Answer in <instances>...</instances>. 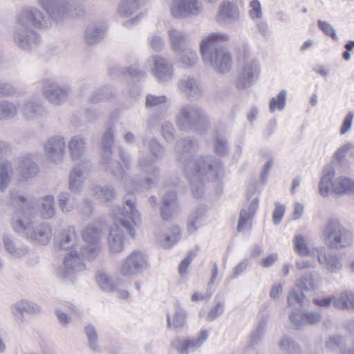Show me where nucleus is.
I'll return each instance as SVG.
<instances>
[{
	"mask_svg": "<svg viewBox=\"0 0 354 354\" xmlns=\"http://www.w3.org/2000/svg\"><path fill=\"white\" fill-rule=\"evenodd\" d=\"M228 39L225 33L214 32L205 36L201 41V54L204 64L218 73H227L232 65L231 54L221 45Z\"/></svg>",
	"mask_w": 354,
	"mask_h": 354,
	"instance_id": "5",
	"label": "nucleus"
},
{
	"mask_svg": "<svg viewBox=\"0 0 354 354\" xmlns=\"http://www.w3.org/2000/svg\"><path fill=\"white\" fill-rule=\"evenodd\" d=\"M44 154L46 160L53 164H60L66 153V141L62 136H53L44 143Z\"/></svg>",
	"mask_w": 354,
	"mask_h": 354,
	"instance_id": "16",
	"label": "nucleus"
},
{
	"mask_svg": "<svg viewBox=\"0 0 354 354\" xmlns=\"http://www.w3.org/2000/svg\"><path fill=\"white\" fill-rule=\"evenodd\" d=\"M39 172V167L33 160L32 155L26 154L20 158L19 176L21 180H27L35 177Z\"/></svg>",
	"mask_w": 354,
	"mask_h": 354,
	"instance_id": "30",
	"label": "nucleus"
},
{
	"mask_svg": "<svg viewBox=\"0 0 354 354\" xmlns=\"http://www.w3.org/2000/svg\"><path fill=\"white\" fill-rule=\"evenodd\" d=\"M178 210L176 193L169 191L162 198L160 213L164 220L171 219Z\"/></svg>",
	"mask_w": 354,
	"mask_h": 354,
	"instance_id": "35",
	"label": "nucleus"
},
{
	"mask_svg": "<svg viewBox=\"0 0 354 354\" xmlns=\"http://www.w3.org/2000/svg\"><path fill=\"white\" fill-rule=\"evenodd\" d=\"M266 327L267 321L265 319H262L259 321L256 329L252 332L251 335L252 344H258V342L262 339L265 335Z\"/></svg>",
	"mask_w": 354,
	"mask_h": 354,
	"instance_id": "56",
	"label": "nucleus"
},
{
	"mask_svg": "<svg viewBox=\"0 0 354 354\" xmlns=\"http://www.w3.org/2000/svg\"><path fill=\"white\" fill-rule=\"evenodd\" d=\"M312 254L317 256L319 264L328 272L337 273L342 269V257L335 252H326L324 247L315 248Z\"/></svg>",
	"mask_w": 354,
	"mask_h": 354,
	"instance_id": "19",
	"label": "nucleus"
},
{
	"mask_svg": "<svg viewBox=\"0 0 354 354\" xmlns=\"http://www.w3.org/2000/svg\"><path fill=\"white\" fill-rule=\"evenodd\" d=\"M214 150L220 156H225L229 151V145L227 140L222 136H217L214 141Z\"/></svg>",
	"mask_w": 354,
	"mask_h": 354,
	"instance_id": "58",
	"label": "nucleus"
},
{
	"mask_svg": "<svg viewBox=\"0 0 354 354\" xmlns=\"http://www.w3.org/2000/svg\"><path fill=\"white\" fill-rule=\"evenodd\" d=\"M10 198L11 204L18 207L12 221V229L26 238L34 225L32 219L37 214V207L34 205L35 203L14 192L10 194Z\"/></svg>",
	"mask_w": 354,
	"mask_h": 354,
	"instance_id": "6",
	"label": "nucleus"
},
{
	"mask_svg": "<svg viewBox=\"0 0 354 354\" xmlns=\"http://www.w3.org/2000/svg\"><path fill=\"white\" fill-rule=\"evenodd\" d=\"M52 237L51 227L46 223L33 225L26 239L28 241L46 245L50 243Z\"/></svg>",
	"mask_w": 354,
	"mask_h": 354,
	"instance_id": "25",
	"label": "nucleus"
},
{
	"mask_svg": "<svg viewBox=\"0 0 354 354\" xmlns=\"http://www.w3.org/2000/svg\"><path fill=\"white\" fill-rule=\"evenodd\" d=\"M279 347L287 354H297L299 346L288 336H283L279 342Z\"/></svg>",
	"mask_w": 354,
	"mask_h": 354,
	"instance_id": "52",
	"label": "nucleus"
},
{
	"mask_svg": "<svg viewBox=\"0 0 354 354\" xmlns=\"http://www.w3.org/2000/svg\"><path fill=\"white\" fill-rule=\"evenodd\" d=\"M27 200L33 201L37 207V213L39 211L41 216L44 219L51 218L55 216V199L53 195H46L44 197L35 198L32 196L26 197Z\"/></svg>",
	"mask_w": 354,
	"mask_h": 354,
	"instance_id": "27",
	"label": "nucleus"
},
{
	"mask_svg": "<svg viewBox=\"0 0 354 354\" xmlns=\"http://www.w3.org/2000/svg\"><path fill=\"white\" fill-rule=\"evenodd\" d=\"M323 239L328 248L339 250L351 246L354 236L338 220L333 218L327 222L324 228Z\"/></svg>",
	"mask_w": 354,
	"mask_h": 354,
	"instance_id": "8",
	"label": "nucleus"
},
{
	"mask_svg": "<svg viewBox=\"0 0 354 354\" xmlns=\"http://www.w3.org/2000/svg\"><path fill=\"white\" fill-rule=\"evenodd\" d=\"M92 192L95 196L107 202L111 201L115 195L114 188L108 185L95 186L92 188Z\"/></svg>",
	"mask_w": 354,
	"mask_h": 354,
	"instance_id": "51",
	"label": "nucleus"
},
{
	"mask_svg": "<svg viewBox=\"0 0 354 354\" xmlns=\"http://www.w3.org/2000/svg\"><path fill=\"white\" fill-rule=\"evenodd\" d=\"M138 8L137 0H123L118 8V13L122 17H129Z\"/></svg>",
	"mask_w": 354,
	"mask_h": 354,
	"instance_id": "55",
	"label": "nucleus"
},
{
	"mask_svg": "<svg viewBox=\"0 0 354 354\" xmlns=\"http://www.w3.org/2000/svg\"><path fill=\"white\" fill-rule=\"evenodd\" d=\"M10 309L16 322L19 324H21L25 321V314L35 315L41 310L39 305L27 299L17 301L11 306Z\"/></svg>",
	"mask_w": 354,
	"mask_h": 354,
	"instance_id": "22",
	"label": "nucleus"
},
{
	"mask_svg": "<svg viewBox=\"0 0 354 354\" xmlns=\"http://www.w3.org/2000/svg\"><path fill=\"white\" fill-rule=\"evenodd\" d=\"M344 344V338L339 335L331 336L325 342L326 347L333 351L341 348Z\"/></svg>",
	"mask_w": 354,
	"mask_h": 354,
	"instance_id": "61",
	"label": "nucleus"
},
{
	"mask_svg": "<svg viewBox=\"0 0 354 354\" xmlns=\"http://www.w3.org/2000/svg\"><path fill=\"white\" fill-rule=\"evenodd\" d=\"M148 147L151 153L156 159H160L162 158L165 153V149L156 138H153L149 140Z\"/></svg>",
	"mask_w": 354,
	"mask_h": 354,
	"instance_id": "59",
	"label": "nucleus"
},
{
	"mask_svg": "<svg viewBox=\"0 0 354 354\" xmlns=\"http://www.w3.org/2000/svg\"><path fill=\"white\" fill-rule=\"evenodd\" d=\"M239 17V9L232 3L225 1L220 5L216 16L218 22H232L236 21Z\"/></svg>",
	"mask_w": 354,
	"mask_h": 354,
	"instance_id": "37",
	"label": "nucleus"
},
{
	"mask_svg": "<svg viewBox=\"0 0 354 354\" xmlns=\"http://www.w3.org/2000/svg\"><path fill=\"white\" fill-rule=\"evenodd\" d=\"M182 64L187 66L195 65L198 61V56L194 50L189 46L185 48L180 53H176Z\"/></svg>",
	"mask_w": 354,
	"mask_h": 354,
	"instance_id": "50",
	"label": "nucleus"
},
{
	"mask_svg": "<svg viewBox=\"0 0 354 354\" xmlns=\"http://www.w3.org/2000/svg\"><path fill=\"white\" fill-rule=\"evenodd\" d=\"M91 170V165L88 159H84L76 163L69 176V189L73 193H77L83 188L87 174Z\"/></svg>",
	"mask_w": 354,
	"mask_h": 354,
	"instance_id": "20",
	"label": "nucleus"
},
{
	"mask_svg": "<svg viewBox=\"0 0 354 354\" xmlns=\"http://www.w3.org/2000/svg\"><path fill=\"white\" fill-rule=\"evenodd\" d=\"M113 129L109 127L104 133L102 145L103 148V153L102 155L101 163L106 165V170L113 176L121 178L123 185L127 193H133L136 191H141L142 189H149L155 185L160 176V169L155 166L156 160L151 158H140L138 166L142 171L151 175V177L146 178L142 184L135 183L134 181L125 176V173L119 162L113 160L111 158V146L114 141Z\"/></svg>",
	"mask_w": 354,
	"mask_h": 354,
	"instance_id": "2",
	"label": "nucleus"
},
{
	"mask_svg": "<svg viewBox=\"0 0 354 354\" xmlns=\"http://www.w3.org/2000/svg\"><path fill=\"white\" fill-rule=\"evenodd\" d=\"M145 68L160 82H169L174 76L172 64L160 55L150 56L146 62Z\"/></svg>",
	"mask_w": 354,
	"mask_h": 354,
	"instance_id": "12",
	"label": "nucleus"
},
{
	"mask_svg": "<svg viewBox=\"0 0 354 354\" xmlns=\"http://www.w3.org/2000/svg\"><path fill=\"white\" fill-rule=\"evenodd\" d=\"M321 276L315 272H306L295 281V286L302 291H315L322 284Z\"/></svg>",
	"mask_w": 354,
	"mask_h": 354,
	"instance_id": "29",
	"label": "nucleus"
},
{
	"mask_svg": "<svg viewBox=\"0 0 354 354\" xmlns=\"http://www.w3.org/2000/svg\"><path fill=\"white\" fill-rule=\"evenodd\" d=\"M203 11L201 0H173L171 13L177 19H186L200 15Z\"/></svg>",
	"mask_w": 354,
	"mask_h": 354,
	"instance_id": "15",
	"label": "nucleus"
},
{
	"mask_svg": "<svg viewBox=\"0 0 354 354\" xmlns=\"http://www.w3.org/2000/svg\"><path fill=\"white\" fill-rule=\"evenodd\" d=\"M40 83L43 95L50 103L56 106L65 102L71 91L68 85L60 84L53 79L45 78Z\"/></svg>",
	"mask_w": 354,
	"mask_h": 354,
	"instance_id": "10",
	"label": "nucleus"
},
{
	"mask_svg": "<svg viewBox=\"0 0 354 354\" xmlns=\"http://www.w3.org/2000/svg\"><path fill=\"white\" fill-rule=\"evenodd\" d=\"M51 26V20L36 8L21 10L17 17L13 34L15 43L23 50L36 49L40 42V36L33 28H45Z\"/></svg>",
	"mask_w": 354,
	"mask_h": 354,
	"instance_id": "3",
	"label": "nucleus"
},
{
	"mask_svg": "<svg viewBox=\"0 0 354 354\" xmlns=\"http://www.w3.org/2000/svg\"><path fill=\"white\" fill-rule=\"evenodd\" d=\"M67 148L71 159L74 161L82 160L88 149V139L82 134L71 137L67 142Z\"/></svg>",
	"mask_w": 354,
	"mask_h": 354,
	"instance_id": "23",
	"label": "nucleus"
},
{
	"mask_svg": "<svg viewBox=\"0 0 354 354\" xmlns=\"http://www.w3.org/2000/svg\"><path fill=\"white\" fill-rule=\"evenodd\" d=\"M175 122L180 131H196L201 129L208 122V117L199 105L187 103L180 107Z\"/></svg>",
	"mask_w": 354,
	"mask_h": 354,
	"instance_id": "7",
	"label": "nucleus"
},
{
	"mask_svg": "<svg viewBox=\"0 0 354 354\" xmlns=\"http://www.w3.org/2000/svg\"><path fill=\"white\" fill-rule=\"evenodd\" d=\"M259 64L255 59L245 60L241 66L234 80V86L238 90L250 88L257 80L259 75Z\"/></svg>",
	"mask_w": 354,
	"mask_h": 354,
	"instance_id": "11",
	"label": "nucleus"
},
{
	"mask_svg": "<svg viewBox=\"0 0 354 354\" xmlns=\"http://www.w3.org/2000/svg\"><path fill=\"white\" fill-rule=\"evenodd\" d=\"M59 247L63 250L80 249L82 247L77 244V236L73 226H68L62 232Z\"/></svg>",
	"mask_w": 354,
	"mask_h": 354,
	"instance_id": "38",
	"label": "nucleus"
},
{
	"mask_svg": "<svg viewBox=\"0 0 354 354\" xmlns=\"http://www.w3.org/2000/svg\"><path fill=\"white\" fill-rule=\"evenodd\" d=\"M168 37L171 50L175 53H180L183 48L189 46V36L182 30L170 28L168 30Z\"/></svg>",
	"mask_w": 354,
	"mask_h": 354,
	"instance_id": "31",
	"label": "nucleus"
},
{
	"mask_svg": "<svg viewBox=\"0 0 354 354\" xmlns=\"http://www.w3.org/2000/svg\"><path fill=\"white\" fill-rule=\"evenodd\" d=\"M286 91L283 90L279 93L272 98H271L269 104V111L273 113L275 110L282 111L286 104Z\"/></svg>",
	"mask_w": 354,
	"mask_h": 354,
	"instance_id": "53",
	"label": "nucleus"
},
{
	"mask_svg": "<svg viewBox=\"0 0 354 354\" xmlns=\"http://www.w3.org/2000/svg\"><path fill=\"white\" fill-rule=\"evenodd\" d=\"M4 250L12 258L19 259L29 257L33 265L39 262V257L26 245L17 244L11 236L4 234L2 238Z\"/></svg>",
	"mask_w": 354,
	"mask_h": 354,
	"instance_id": "17",
	"label": "nucleus"
},
{
	"mask_svg": "<svg viewBox=\"0 0 354 354\" xmlns=\"http://www.w3.org/2000/svg\"><path fill=\"white\" fill-rule=\"evenodd\" d=\"M84 248L72 249L65 255L64 265L68 272L81 271L84 269V258H87L84 254Z\"/></svg>",
	"mask_w": 354,
	"mask_h": 354,
	"instance_id": "26",
	"label": "nucleus"
},
{
	"mask_svg": "<svg viewBox=\"0 0 354 354\" xmlns=\"http://www.w3.org/2000/svg\"><path fill=\"white\" fill-rule=\"evenodd\" d=\"M258 207L259 198L256 197L250 202L247 209L241 210L237 225V230L239 232L244 231L251 227L252 219Z\"/></svg>",
	"mask_w": 354,
	"mask_h": 354,
	"instance_id": "33",
	"label": "nucleus"
},
{
	"mask_svg": "<svg viewBox=\"0 0 354 354\" xmlns=\"http://www.w3.org/2000/svg\"><path fill=\"white\" fill-rule=\"evenodd\" d=\"M48 15L50 19L60 21L73 15H79L82 12V5L86 0H38Z\"/></svg>",
	"mask_w": 354,
	"mask_h": 354,
	"instance_id": "9",
	"label": "nucleus"
},
{
	"mask_svg": "<svg viewBox=\"0 0 354 354\" xmlns=\"http://www.w3.org/2000/svg\"><path fill=\"white\" fill-rule=\"evenodd\" d=\"M58 204L61 211L64 214L71 212L77 207L75 198L71 197L67 192L59 194Z\"/></svg>",
	"mask_w": 354,
	"mask_h": 354,
	"instance_id": "46",
	"label": "nucleus"
},
{
	"mask_svg": "<svg viewBox=\"0 0 354 354\" xmlns=\"http://www.w3.org/2000/svg\"><path fill=\"white\" fill-rule=\"evenodd\" d=\"M186 311L182 308L179 304L175 306V313L171 317L167 313V326L169 328H178L182 327L186 319Z\"/></svg>",
	"mask_w": 354,
	"mask_h": 354,
	"instance_id": "45",
	"label": "nucleus"
},
{
	"mask_svg": "<svg viewBox=\"0 0 354 354\" xmlns=\"http://www.w3.org/2000/svg\"><path fill=\"white\" fill-rule=\"evenodd\" d=\"M19 106L14 102L0 100V121L10 120L15 118Z\"/></svg>",
	"mask_w": 354,
	"mask_h": 354,
	"instance_id": "42",
	"label": "nucleus"
},
{
	"mask_svg": "<svg viewBox=\"0 0 354 354\" xmlns=\"http://www.w3.org/2000/svg\"><path fill=\"white\" fill-rule=\"evenodd\" d=\"M354 147L352 142H346L342 145L335 151L334 158L339 163L344 164L346 162V157L348 152Z\"/></svg>",
	"mask_w": 354,
	"mask_h": 354,
	"instance_id": "57",
	"label": "nucleus"
},
{
	"mask_svg": "<svg viewBox=\"0 0 354 354\" xmlns=\"http://www.w3.org/2000/svg\"><path fill=\"white\" fill-rule=\"evenodd\" d=\"M167 98L165 95H155L148 94L146 96V109H154L155 111L151 114L148 120L149 127H156L160 121L165 118L167 111L169 108L167 104Z\"/></svg>",
	"mask_w": 354,
	"mask_h": 354,
	"instance_id": "18",
	"label": "nucleus"
},
{
	"mask_svg": "<svg viewBox=\"0 0 354 354\" xmlns=\"http://www.w3.org/2000/svg\"><path fill=\"white\" fill-rule=\"evenodd\" d=\"M322 318L319 311H306L302 308H295L289 314L290 323L297 328L319 324Z\"/></svg>",
	"mask_w": 354,
	"mask_h": 354,
	"instance_id": "21",
	"label": "nucleus"
},
{
	"mask_svg": "<svg viewBox=\"0 0 354 354\" xmlns=\"http://www.w3.org/2000/svg\"><path fill=\"white\" fill-rule=\"evenodd\" d=\"M82 236L86 243V245L82 247L84 254H86L88 260L93 261L101 252L102 230L91 225L82 231Z\"/></svg>",
	"mask_w": 354,
	"mask_h": 354,
	"instance_id": "14",
	"label": "nucleus"
},
{
	"mask_svg": "<svg viewBox=\"0 0 354 354\" xmlns=\"http://www.w3.org/2000/svg\"><path fill=\"white\" fill-rule=\"evenodd\" d=\"M179 88L188 99L197 100L202 93L203 89L198 80L192 77H187L180 80Z\"/></svg>",
	"mask_w": 354,
	"mask_h": 354,
	"instance_id": "32",
	"label": "nucleus"
},
{
	"mask_svg": "<svg viewBox=\"0 0 354 354\" xmlns=\"http://www.w3.org/2000/svg\"><path fill=\"white\" fill-rule=\"evenodd\" d=\"M174 127L170 122H165L162 124V133L167 142H171L174 139Z\"/></svg>",
	"mask_w": 354,
	"mask_h": 354,
	"instance_id": "64",
	"label": "nucleus"
},
{
	"mask_svg": "<svg viewBox=\"0 0 354 354\" xmlns=\"http://www.w3.org/2000/svg\"><path fill=\"white\" fill-rule=\"evenodd\" d=\"M149 42L151 48L156 52H160L165 48V41L159 35L153 34L149 38Z\"/></svg>",
	"mask_w": 354,
	"mask_h": 354,
	"instance_id": "60",
	"label": "nucleus"
},
{
	"mask_svg": "<svg viewBox=\"0 0 354 354\" xmlns=\"http://www.w3.org/2000/svg\"><path fill=\"white\" fill-rule=\"evenodd\" d=\"M196 149L195 139L187 137L176 142L174 153L176 159L190 183L191 190L196 198H201L204 193L205 180L219 179L223 176V167L220 160L212 156H200L193 159Z\"/></svg>",
	"mask_w": 354,
	"mask_h": 354,
	"instance_id": "1",
	"label": "nucleus"
},
{
	"mask_svg": "<svg viewBox=\"0 0 354 354\" xmlns=\"http://www.w3.org/2000/svg\"><path fill=\"white\" fill-rule=\"evenodd\" d=\"M334 298L333 306L337 309L354 308V292L344 291L337 296L333 295Z\"/></svg>",
	"mask_w": 354,
	"mask_h": 354,
	"instance_id": "44",
	"label": "nucleus"
},
{
	"mask_svg": "<svg viewBox=\"0 0 354 354\" xmlns=\"http://www.w3.org/2000/svg\"><path fill=\"white\" fill-rule=\"evenodd\" d=\"M20 111L23 117L28 121L39 120L46 113L44 104L35 99L24 101L20 106Z\"/></svg>",
	"mask_w": 354,
	"mask_h": 354,
	"instance_id": "24",
	"label": "nucleus"
},
{
	"mask_svg": "<svg viewBox=\"0 0 354 354\" xmlns=\"http://www.w3.org/2000/svg\"><path fill=\"white\" fill-rule=\"evenodd\" d=\"M13 174L11 162L5 159L0 160V192H3L8 187Z\"/></svg>",
	"mask_w": 354,
	"mask_h": 354,
	"instance_id": "39",
	"label": "nucleus"
},
{
	"mask_svg": "<svg viewBox=\"0 0 354 354\" xmlns=\"http://www.w3.org/2000/svg\"><path fill=\"white\" fill-rule=\"evenodd\" d=\"M114 224L110 229L108 239L109 249L111 253H120L124 250V235L120 226L123 227L127 233L134 238L136 235V228L141 224L140 212L136 207L134 199H126L124 206L118 207L113 209Z\"/></svg>",
	"mask_w": 354,
	"mask_h": 354,
	"instance_id": "4",
	"label": "nucleus"
},
{
	"mask_svg": "<svg viewBox=\"0 0 354 354\" xmlns=\"http://www.w3.org/2000/svg\"><path fill=\"white\" fill-rule=\"evenodd\" d=\"M306 299L304 293L292 290L289 292L287 302L289 306L295 308H302L305 305Z\"/></svg>",
	"mask_w": 354,
	"mask_h": 354,
	"instance_id": "54",
	"label": "nucleus"
},
{
	"mask_svg": "<svg viewBox=\"0 0 354 354\" xmlns=\"http://www.w3.org/2000/svg\"><path fill=\"white\" fill-rule=\"evenodd\" d=\"M180 239V230L178 226L171 227L169 234L160 237V244L164 248H170L175 245Z\"/></svg>",
	"mask_w": 354,
	"mask_h": 354,
	"instance_id": "47",
	"label": "nucleus"
},
{
	"mask_svg": "<svg viewBox=\"0 0 354 354\" xmlns=\"http://www.w3.org/2000/svg\"><path fill=\"white\" fill-rule=\"evenodd\" d=\"M207 219V209L204 205L198 206L188 217L187 230L189 234L194 233L205 225Z\"/></svg>",
	"mask_w": 354,
	"mask_h": 354,
	"instance_id": "34",
	"label": "nucleus"
},
{
	"mask_svg": "<svg viewBox=\"0 0 354 354\" xmlns=\"http://www.w3.org/2000/svg\"><path fill=\"white\" fill-rule=\"evenodd\" d=\"M105 30L101 23H94L88 26L85 33V39L88 44H94L100 41Z\"/></svg>",
	"mask_w": 354,
	"mask_h": 354,
	"instance_id": "43",
	"label": "nucleus"
},
{
	"mask_svg": "<svg viewBox=\"0 0 354 354\" xmlns=\"http://www.w3.org/2000/svg\"><path fill=\"white\" fill-rule=\"evenodd\" d=\"M225 305L222 301H219L216 305L212 308L207 313V320L212 322L223 314L224 311Z\"/></svg>",
	"mask_w": 354,
	"mask_h": 354,
	"instance_id": "63",
	"label": "nucleus"
},
{
	"mask_svg": "<svg viewBox=\"0 0 354 354\" xmlns=\"http://www.w3.org/2000/svg\"><path fill=\"white\" fill-rule=\"evenodd\" d=\"M209 333L202 330L197 338L178 339L176 348L181 354H187L189 351H194L198 349L208 338Z\"/></svg>",
	"mask_w": 354,
	"mask_h": 354,
	"instance_id": "28",
	"label": "nucleus"
},
{
	"mask_svg": "<svg viewBox=\"0 0 354 354\" xmlns=\"http://www.w3.org/2000/svg\"><path fill=\"white\" fill-rule=\"evenodd\" d=\"M295 251L300 256H308L312 254L309 249L306 239L302 234H297L294 236L292 241Z\"/></svg>",
	"mask_w": 354,
	"mask_h": 354,
	"instance_id": "49",
	"label": "nucleus"
},
{
	"mask_svg": "<svg viewBox=\"0 0 354 354\" xmlns=\"http://www.w3.org/2000/svg\"><path fill=\"white\" fill-rule=\"evenodd\" d=\"M317 25L319 28L326 35L330 36L333 39L337 40L338 37L336 35L335 30L333 28V26L322 20H318Z\"/></svg>",
	"mask_w": 354,
	"mask_h": 354,
	"instance_id": "62",
	"label": "nucleus"
},
{
	"mask_svg": "<svg viewBox=\"0 0 354 354\" xmlns=\"http://www.w3.org/2000/svg\"><path fill=\"white\" fill-rule=\"evenodd\" d=\"M96 281L99 287L104 291L115 292L121 299H127L129 297V292L118 289L112 277L106 273H99L96 277Z\"/></svg>",
	"mask_w": 354,
	"mask_h": 354,
	"instance_id": "36",
	"label": "nucleus"
},
{
	"mask_svg": "<svg viewBox=\"0 0 354 354\" xmlns=\"http://www.w3.org/2000/svg\"><path fill=\"white\" fill-rule=\"evenodd\" d=\"M148 268L147 255L142 251H132L122 262L119 271L124 277H134Z\"/></svg>",
	"mask_w": 354,
	"mask_h": 354,
	"instance_id": "13",
	"label": "nucleus"
},
{
	"mask_svg": "<svg viewBox=\"0 0 354 354\" xmlns=\"http://www.w3.org/2000/svg\"><path fill=\"white\" fill-rule=\"evenodd\" d=\"M335 176V169L333 166L328 165L324 168V175L319 183V194L323 196L328 194L330 189H333L332 179Z\"/></svg>",
	"mask_w": 354,
	"mask_h": 354,
	"instance_id": "40",
	"label": "nucleus"
},
{
	"mask_svg": "<svg viewBox=\"0 0 354 354\" xmlns=\"http://www.w3.org/2000/svg\"><path fill=\"white\" fill-rule=\"evenodd\" d=\"M333 191L336 194H349L354 193V180L341 176L333 183Z\"/></svg>",
	"mask_w": 354,
	"mask_h": 354,
	"instance_id": "41",
	"label": "nucleus"
},
{
	"mask_svg": "<svg viewBox=\"0 0 354 354\" xmlns=\"http://www.w3.org/2000/svg\"><path fill=\"white\" fill-rule=\"evenodd\" d=\"M84 333L86 334L89 348L94 352H99L100 347L99 346L98 335L95 328L91 324L84 327Z\"/></svg>",
	"mask_w": 354,
	"mask_h": 354,
	"instance_id": "48",
	"label": "nucleus"
}]
</instances>
